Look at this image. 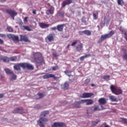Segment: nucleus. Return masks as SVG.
<instances>
[{
	"label": "nucleus",
	"mask_w": 127,
	"mask_h": 127,
	"mask_svg": "<svg viewBox=\"0 0 127 127\" xmlns=\"http://www.w3.org/2000/svg\"><path fill=\"white\" fill-rule=\"evenodd\" d=\"M49 114L50 111L49 110L43 111L41 113L40 118L39 120L37 121V124L40 127H45V124L44 123L48 122L49 121V119L45 117Z\"/></svg>",
	"instance_id": "nucleus-1"
},
{
	"label": "nucleus",
	"mask_w": 127,
	"mask_h": 127,
	"mask_svg": "<svg viewBox=\"0 0 127 127\" xmlns=\"http://www.w3.org/2000/svg\"><path fill=\"white\" fill-rule=\"evenodd\" d=\"M23 69L27 68L28 70H34V67L33 65L27 63H21L15 64L13 66V69L15 70L20 71L21 70V67Z\"/></svg>",
	"instance_id": "nucleus-2"
},
{
	"label": "nucleus",
	"mask_w": 127,
	"mask_h": 127,
	"mask_svg": "<svg viewBox=\"0 0 127 127\" xmlns=\"http://www.w3.org/2000/svg\"><path fill=\"white\" fill-rule=\"evenodd\" d=\"M114 34H115V31L111 30L109 33L101 35L100 37V39L98 41V43H102L103 41L107 40V39H109L112 37V36H113Z\"/></svg>",
	"instance_id": "nucleus-3"
},
{
	"label": "nucleus",
	"mask_w": 127,
	"mask_h": 127,
	"mask_svg": "<svg viewBox=\"0 0 127 127\" xmlns=\"http://www.w3.org/2000/svg\"><path fill=\"white\" fill-rule=\"evenodd\" d=\"M110 90L112 93L115 94L116 95H120L123 94V90L119 88H117L114 85H111L110 86Z\"/></svg>",
	"instance_id": "nucleus-4"
},
{
	"label": "nucleus",
	"mask_w": 127,
	"mask_h": 127,
	"mask_svg": "<svg viewBox=\"0 0 127 127\" xmlns=\"http://www.w3.org/2000/svg\"><path fill=\"white\" fill-rule=\"evenodd\" d=\"M35 57H37L35 59V62L37 64H40L43 62V59L41 57V54L40 53H36L35 54Z\"/></svg>",
	"instance_id": "nucleus-5"
},
{
	"label": "nucleus",
	"mask_w": 127,
	"mask_h": 127,
	"mask_svg": "<svg viewBox=\"0 0 127 127\" xmlns=\"http://www.w3.org/2000/svg\"><path fill=\"white\" fill-rule=\"evenodd\" d=\"M55 35L54 33L49 34L45 38L47 43L52 42L54 41Z\"/></svg>",
	"instance_id": "nucleus-6"
},
{
	"label": "nucleus",
	"mask_w": 127,
	"mask_h": 127,
	"mask_svg": "<svg viewBox=\"0 0 127 127\" xmlns=\"http://www.w3.org/2000/svg\"><path fill=\"white\" fill-rule=\"evenodd\" d=\"M51 127H66V125L64 122H54Z\"/></svg>",
	"instance_id": "nucleus-7"
},
{
	"label": "nucleus",
	"mask_w": 127,
	"mask_h": 127,
	"mask_svg": "<svg viewBox=\"0 0 127 127\" xmlns=\"http://www.w3.org/2000/svg\"><path fill=\"white\" fill-rule=\"evenodd\" d=\"M79 103L83 104L86 103V105L89 106L94 104V101L92 99H81Z\"/></svg>",
	"instance_id": "nucleus-8"
},
{
	"label": "nucleus",
	"mask_w": 127,
	"mask_h": 127,
	"mask_svg": "<svg viewBox=\"0 0 127 127\" xmlns=\"http://www.w3.org/2000/svg\"><path fill=\"white\" fill-rule=\"evenodd\" d=\"M5 11L8 14L10 15L13 19H14V17L17 14V13L15 10H12L11 9H6Z\"/></svg>",
	"instance_id": "nucleus-9"
},
{
	"label": "nucleus",
	"mask_w": 127,
	"mask_h": 127,
	"mask_svg": "<svg viewBox=\"0 0 127 127\" xmlns=\"http://www.w3.org/2000/svg\"><path fill=\"white\" fill-rule=\"evenodd\" d=\"M43 79H49L53 78V79L56 80L59 79V77L56 76L54 74H47L43 76Z\"/></svg>",
	"instance_id": "nucleus-10"
},
{
	"label": "nucleus",
	"mask_w": 127,
	"mask_h": 127,
	"mask_svg": "<svg viewBox=\"0 0 127 127\" xmlns=\"http://www.w3.org/2000/svg\"><path fill=\"white\" fill-rule=\"evenodd\" d=\"M13 114H22L24 113V109L22 107L19 108H17L14 109V110L12 111Z\"/></svg>",
	"instance_id": "nucleus-11"
},
{
	"label": "nucleus",
	"mask_w": 127,
	"mask_h": 127,
	"mask_svg": "<svg viewBox=\"0 0 127 127\" xmlns=\"http://www.w3.org/2000/svg\"><path fill=\"white\" fill-rule=\"evenodd\" d=\"M84 45L83 43H80L75 47V50L77 52H82L83 51Z\"/></svg>",
	"instance_id": "nucleus-12"
},
{
	"label": "nucleus",
	"mask_w": 127,
	"mask_h": 127,
	"mask_svg": "<svg viewBox=\"0 0 127 127\" xmlns=\"http://www.w3.org/2000/svg\"><path fill=\"white\" fill-rule=\"evenodd\" d=\"M7 37L9 39H11L13 41H19L18 37L14 35L8 34Z\"/></svg>",
	"instance_id": "nucleus-13"
},
{
	"label": "nucleus",
	"mask_w": 127,
	"mask_h": 127,
	"mask_svg": "<svg viewBox=\"0 0 127 127\" xmlns=\"http://www.w3.org/2000/svg\"><path fill=\"white\" fill-rule=\"evenodd\" d=\"M94 96V93H86L84 92L82 96H81V98H91V96Z\"/></svg>",
	"instance_id": "nucleus-14"
},
{
	"label": "nucleus",
	"mask_w": 127,
	"mask_h": 127,
	"mask_svg": "<svg viewBox=\"0 0 127 127\" xmlns=\"http://www.w3.org/2000/svg\"><path fill=\"white\" fill-rule=\"evenodd\" d=\"M20 41H24L25 42H28V43H30L31 41L29 40L27 37L26 35H20Z\"/></svg>",
	"instance_id": "nucleus-15"
},
{
	"label": "nucleus",
	"mask_w": 127,
	"mask_h": 127,
	"mask_svg": "<svg viewBox=\"0 0 127 127\" xmlns=\"http://www.w3.org/2000/svg\"><path fill=\"white\" fill-rule=\"evenodd\" d=\"M64 24L58 25L57 26V29L59 32H62L64 31Z\"/></svg>",
	"instance_id": "nucleus-16"
},
{
	"label": "nucleus",
	"mask_w": 127,
	"mask_h": 127,
	"mask_svg": "<svg viewBox=\"0 0 127 127\" xmlns=\"http://www.w3.org/2000/svg\"><path fill=\"white\" fill-rule=\"evenodd\" d=\"M0 60L5 63H8L10 62L9 58L6 56L0 57Z\"/></svg>",
	"instance_id": "nucleus-17"
},
{
	"label": "nucleus",
	"mask_w": 127,
	"mask_h": 127,
	"mask_svg": "<svg viewBox=\"0 0 127 127\" xmlns=\"http://www.w3.org/2000/svg\"><path fill=\"white\" fill-rule=\"evenodd\" d=\"M72 3V0H66V1H64L63 2L62 5V7H65L66 5L70 4Z\"/></svg>",
	"instance_id": "nucleus-18"
},
{
	"label": "nucleus",
	"mask_w": 127,
	"mask_h": 127,
	"mask_svg": "<svg viewBox=\"0 0 127 127\" xmlns=\"http://www.w3.org/2000/svg\"><path fill=\"white\" fill-rule=\"evenodd\" d=\"M109 99L112 102H119V99L116 97L114 95H110L109 96Z\"/></svg>",
	"instance_id": "nucleus-19"
},
{
	"label": "nucleus",
	"mask_w": 127,
	"mask_h": 127,
	"mask_svg": "<svg viewBox=\"0 0 127 127\" xmlns=\"http://www.w3.org/2000/svg\"><path fill=\"white\" fill-rule=\"evenodd\" d=\"M50 25L49 24H46L45 23H40L39 26L42 29H46L49 27Z\"/></svg>",
	"instance_id": "nucleus-20"
},
{
	"label": "nucleus",
	"mask_w": 127,
	"mask_h": 127,
	"mask_svg": "<svg viewBox=\"0 0 127 127\" xmlns=\"http://www.w3.org/2000/svg\"><path fill=\"white\" fill-rule=\"evenodd\" d=\"M4 71L5 72V73L7 75H11L13 74V71L8 68H5L4 69Z\"/></svg>",
	"instance_id": "nucleus-21"
},
{
	"label": "nucleus",
	"mask_w": 127,
	"mask_h": 127,
	"mask_svg": "<svg viewBox=\"0 0 127 127\" xmlns=\"http://www.w3.org/2000/svg\"><path fill=\"white\" fill-rule=\"evenodd\" d=\"M91 110L92 112L100 111L101 109L99 108V106H92L90 107Z\"/></svg>",
	"instance_id": "nucleus-22"
},
{
	"label": "nucleus",
	"mask_w": 127,
	"mask_h": 127,
	"mask_svg": "<svg viewBox=\"0 0 127 127\" xmlns=\"http://www.w3.org/2000/svg\"><path fill=\"white\" fill-rule=\"evenodd\" d=\"M100 104L105 105L107 103V100L104 98H101L98 100Z\"/></svg>",
	"instance_id": "nucleus-23"
},
{
	"label": "nucleus",
	"mask_w": 127,
	"mask_h": 127,
	"mask_svg": "<svg viewBox=\"0 0 127 127\" xmlns=\"http://www.w3.org/2000/svg\"><path fill=\"white\" fill-rule=\"evenodd\" d=\"M80 100H79V101H78L76 103H75L74 105V108H81V106L80 104H82L83 103H80Z\"/></svg>",
	"instance_id": "nucleus-24"
},
{
	"label": "nucleus",
	"mask_w": 127,
	"mask_h": 127,
	"mask_svg": "<svg viewBox=\"0 0 127 127\" xmlns=\"http://www.w3.org/2000/svg\"><path fill=\"white\" fill-rule=\"evenodd\" d=\"M17 61V57L13 56L9 58V61L12 62H16Z\"/></svg>",
	"instance_id": "nucleus-25"
},
{
	"label": "nucleus",
	"mask_w": 127,
	"mask_h": 127,
	"mask_svg": "<svg viewBox=\"0 0 127 127\" xmlns=\"http://www.w3.org/2000/svg\"><path fill=\"white\" fill-rule=\"evenodd\" d=\"M63 89L64 90H68L69 89V84L67 82H65L63 85Z\"/></svg>",
	"instance_id": "nucleus-26"
},
{
	"label": "nucleus",
	"mask_w": 127,
	"mask_h": 127,
	"mask_svg": "<svg viewBox=\"0 0 127 127\" xmlns=\"http://www.w3.org/2000/svg\"><path fill=\"white\" fill-rule=\"evenodd\" d=\"M83 34L89 36L91 35V32L90 30H86L83 31Z\"/></svg>",
	"instance_id": "nucleus-27"
},
{
	"label": "nucleus",
	"mask_w": 127,
	"mask_h": 127,
	"mask_svg": "<svg viewBox=\"0 0 127 127\" xmlns=\"http://www.w3.org/2000/svg\"><path fill=\"white\" fill-rule=\"evenodd\" d=\"M12 77L10 78V80L13 81L15 80L17 78V75L14 74V72H13V74H11Z\"/></svg>",
	"instance_id": "nucleus-28"
},
{
	"label": "nucleus",
	"mask_w": 127,
	"mask_h": 127,
	"mask_svg": "<svg viewBox=\"0 0 127 127\" xmlns=\"http://www.w3.org/2000/svg\"><path fill=\"white\" fill-rule=\"evenodd\" d=\"M117 3L118 5H121V6H123V5L125 4V2L124 1V0H117Z\"/></svg>",
	"instance_id": "nucleus-29"
},
{
	"label": "nucleus",
	"mask_w": 127,
	"mask_h": 127,
	"mask_svg": "<svg viewBox=\"0 0 127 127\" xmlns=\"http://www.w3.org/2000/svg\"><path fill=\"white\" fill-rule=\"evenodd\" d=\"M54 13V11L52 9L47 10L46 11V14H47V15H49V14H53Z\"/></svg>",
	"instance_id": "nucleus-30"
},
{
	"label": "nucleus",
	"mask_w": 127,
	"mask_h": 127,
	"mask_svg": "<svg viewBox=\"0 0 127 127\" xmlns=\"http://www.w3.org/2000/svg\"><path fill=\"white\" fill-rule=\"evenodd\" d=\"M64 73L65 74H66L69 77H70L71 76V73H72V71H69L68 70H65L64 71Z\"/></svg>",
	"instance_id": "nucleus-31"
},
{
	"label": "nucleus",
	"mask_w": 127,
	"mask_h": 127,
	"mask_svg": "<svg viewBox=\"0 0 127 127\" xmlns=\"http://www.w3.org/2000/svg\"><path fill=\"white\" fill-rule=\"evenodd\" d=\"M22 27L23 28H22V30H25L27 31H31V28L29 27V26H22Z\"/></svg>",
	"instance_id": "nucleus-32"
},
{
	"label": "nucleus",
	"mask_w": 127,
	"mask_h": 127,
	"mask_svg": "<svg viewBox=\"0 0 127 127\" xmlns=\"http://www.w3.org/2000/svg\"><path fill=\"white\" fill-rule=\"evenodd\" d=\"M59 16H60L61 17H64L65 16V12L64 11H60L58 12Z\"/></svg>",
	"instance_id": "nucleus-33"
},
{
	"label": "nucleus",
	"mask_w": 127,
	"mask_h": 127,
	"mask_svg": "<svg viewBox=\"0 0 127 127\" xmlns=\"http://www.w3.org/2000/svg\"><path fill=\"white\" fill-rule=\"evenodd\" d=\"M37 95L39 96V99H42L45 96V95L43 93L41 92H39L38 93H37Z\"/></svg>",
	"instance_id": "nucleus-34"
},
{
	"label": "nucleus",
	"mask_w": 127,
	"mask_h": 127,
	"mask_svg": "<svg viewBox=\"0 0 127 127\" xmlns=\"http://www.w3.org/2000/svg\"><path fill=\"white\" fill-rule=\"evenodd\" d=\"M98 15H99V13L98 12H97L96 13H94L93 14V19H94L95 20H96V19H97Z\"/></svg>",
	"instance_id": "nucleus-35"
},
{
	"label": "nucleus",
	"mask_w": 127,
	"mask_h": 127,
	"mask_svg": "<svg viewBox=\"0 0 127 127\" xmlns=\"http://www.w3.org/2000/svg\"><path fill=\"white\" fill-rule=\"evenodd\" d=\"M90 81L91 79L90 78H87L85 80L84 84L85 85H87Z\"/></svg>",
	"instance_id": "nucleus-36"
},
{
	"label": "nucleus",
	"mask_w": 127,
	"mask_h": 127,
	"mask_svg": "<svg viewBox=\"0 0 127 127\" xmlns=\"http://www.w3.org/2000/svg\"><path fill=\"white\" fill-rule=\"evenodd\" d=\"M120 120L122 122H123L124 124H127V119L125 118H120Z\"/></svg>",
	"instance_id": "nucleus-37"
},
{
	"label": "nucleus",
	"mask_w": 127,
	"mask_h": 127,
	"mask_svg": "<svg viewBox=\"0 0 127 127\" xmlns=\"http://www.w3.org/2000/svg\"><path fill=\"white\" fill-rule=\"evenodd\" d=\"M78 42V40H74V41L72 43V44H71V47H74V46H75L77 44Z\"/></svg>",
	"instance_id": "nucleus-38"
},
{
	"label": "nucleus",
	"mask_w": 127,
	"mask_h": 127,
	"mask_svg": "<svg viewBox=\"0 0 127 127\" xmlns=\"http://www.w3.org/2000/svg\"><path fill=\"white\" fill-rule=\"evenodd\" d=\"M59 69V67L58 65H56L55 66L52 67L53 71H56Z\"/></svg>",
	"instance_id": "nucleus-39"
},
{
	"label": "nucleus",
	"mask_w": 127,
	"mask_h": 127,
	"mask_svg": "<svg viewBox=\"0 0 127 127\" xmlns=\"http://www.w3.org/2000/svg\"><path fill=\"white\" fill-rule=\"evenodd\" d=\"M100 122H101V121L97 120V121H93L92 122V123L93 126H96V125H98V124Z\"/></svg>",
	"instance_id": "nucleus-40"
},
{
	"label": "nucleus",
	"mask_w": 127,
	"mask_h": 127,
	"mask_svg": "<svg viewBox=\"0 0 127 127\" xmlns=\"http://www.w3.org/2000/svg\"><path fill=\"white\" fill-rule=\"evenodd\" d=\"M87 116L89 118H90L92 117V114L89 111L88 109H87Z\"/></svg>",
	"instance_id": "nucleus-41"
},
{
	"label": "nucleus",
	"mask_w": 127,
	"mask_h": 127,
	"mask_svg": "<svg viewBox=\"0 0 127 127\" xmlns=\"http://www.w3.org/2000/svg\"><path fill=\"white\" fill-rule=\"evenodd\" d=\"M111 77V76L109 75H106L103 76L102 78L103 79H109Z\"/></svg>",
	"instance_id": "nucleus-42"
},
{
	"label": "nucleus",
	"mask_w": 127,
	"mask_h": 127,
	"mask_svg": "<svg viewBox=\"0 0 127 127\" xmlns=\"http://www.w3.org/2000/svg\"><path fill=\"white\" fill-rule=\"evenodd\" d=\"M7 30L9 32H13V29L11 27H7Z\"/></svg>",
	"instance_id": "nucleus-43"
},
{
	"label": "nucleus",
	"mask_w": 127,
	"mask_h": 127,
	"mask_svg": "<svg viewBox=\"0 0 127 127\" xmlns=\"http://www.w3.org/2000/svg\"><path fill=\"white\" fill-rule=\"evenodd\" d=\"M100 127H110V126L108 125H107V123H104L103 124H102Z\"/></svg>",
	"instance_id": "nucleus-44"
},
{
	"label": "nucleus",
	"mask_w": 127,
	"mask_h": 127,
	"mask_svg": "<svg viewBox=\"0 0 127 127\" xmlns=\"http://www.w3.org/2000/svg\"><path fill=\"white\" fill-rule=\"evenodd\" d=\"M123 59L124 60H125V61H127V54H125L123 56Z\"/></svg>",
	"instance_id": "nucleus-45"
},
{
	"label": "nucleus",
	"mask_w": 127,
	"mask_h": 127,
	"mask_svg": "<svg viewBox=\"0 0 127 127\" xmlns=\"http://www.w3.org/2000/svg\"><path fill=\"white\" fill-rule=\"evenodd\" d=\"M85 57V59H87L88 58H90L91 56V54H87V55H85V56H84Z\"/></svg>",
	"instance_id": "nucleus-46"
},
{
	"label": "nucleus",
	"mask_w": 127,
	"mask_h": 127,
	"mask_svg": "<svg viewBox=\"0 0 127 127\" xmlns=\"http://www.w3.org/2000/svg\"><path fill=\"white\" fill-rule=\"evenodd\" d=\"M0 37L5 38L6 37V35L4 34H0Z\"/></svg>",
	"instance_id": "nucleus-47"
},
{
	"label": "nucleus",
	"mask_w": 127,
	"mask_h": 127,
	"mask_svg": "<svg viewBox=\"0 0 127 127\" xmlns=\"http://www.w3.org/2000/svg\"><path fill=\"white\" fill-rule=\"evenodd\" d=\"M79 59L81 61H83L85 59V58L84 56H81V57H80Z\"/></svg>",
	"instance_id": "nucleus-48"
},
{
	"label": "nucleus",
	"mask_w": 127,
	"mask_h": 127,
	"mask_svg": "<svg viewBox=\"0 0 127 127\" xmlns=\"http://www.w3.org/2000/svg\"><path fill=\"white\" fill-rule=\"evenodd\" d=\"M50 29L52 31H56L57 29V28H56V27H53L51 28Z\"/></svg>",
	"instance_id": "nucleus-49"
},
{
	"label": "nucleus",
	"mask_w": 127,
	"mask_h": 127,
	"mask_svg": "<svg viewBox=\"0 0 127 127\" xmlns=\"http://www.w3.org/2000/svg\"><path fill=\"white\" fill-rule=\"evenodd\" d=\"M4 96V94L3 93H0V99L3 98Z\"/></svg>",
	"instance_id": "nucleus-50"
},
{
	"label": "nucleus",
	"mask_w": 127,
	"mask_h": 127,
	"mask_svg": "<svg viewBox=\"0 0 127 127\" xmlns=\"http://www.w3.org/2000/svg\"><path fill=\"white\" fill-rule=\"evenodd\" d=\"M78 34H79V35H83V34H84V31H79Z\"/></svg>",
	"instance_id": "nucleus-51"
},
{
	"label": "nucleus",
	"mask_w": 127,
	"mask_h": 127,
	"mask_svg": "<svg viewBox=\"0 0 127 127\" xmlns=\"http://www.w3.org/2000/svg\"><path fill=\"white\" fill-rule=\"evenodd\" d=\"M124 35H125V39L126 40V41L127 42V33H125Z\"/></svg>",
	"instance_id": "nucleus-52"
},
{
	"label": "nucleus",
	"mask_w": 127,
	"mask_h": 127,
	"mask_svg": "<svg viewBox=\"0 0 127 127\" xmlns=\"http://www.w3.org/2000/svg\"><path fill=\"white\" fill-rule=\"evenodd\" d=\"M28 17H24V21H25V22H27L28 21Z\"/></svg>",
	"instance_id": "nucleus-53"
},
{
	"label": "nucleus",
	"mask_w": 127,
	"mask_h": 127,
	"mask_svg": "<svg viewBox=\"0 0 127 127\" xmlns=\"http://www.w3.org/2000/svg\"><path fill=\"white\" fill-rule=\"evenodd\" d=\"M4 43V41L3 40L0 39V45H2Z\"/></svg>",
	"instance_id": "nucleus-54"
},
{
	"label": "nucleus",
	"mask_w": 127,
	"mask_h": 127,
	"mask_svg": "<svg viewBox=\"0 0 127 127\" xmlns=\"http://www.w3.org/2000/svg\"><path fill=\"white\" fill-rule=\"evenodd\" d=\"M122 51H123L124 53H126L127 52V50L126 49H125V48H123Z\"/></svg>",
	"instance_id": "nucleus-55"
},
{
	"label": "nucleus",
	"mask_w": 127,
	"mask_h": 127,
	"mask_svg": "<svg viewBox=\"0 0 127 127\" xmlns=\"http://www.w3.org/2000/svg\"><path fill=\"white\" fill-rule=\"evenodd\" d=\"M32 12H33V14H36V10H33Z\"/></svg>",
	"instance_id": "nucleus-56"
},
{
	"label": "nucleus",
	"mask_w": 127,
	"mask_h": 127,
	"mask_svg": "<svg viewBox=\"0 0 127 127\" xmlns=\"http://www.w3.org/2000/svg\"><path fill=\"white\" fill-rule=\"evenodd\" d=\"M53 56H54V57H58V55H57V54H53Z\"/></svg>",
	"instance_id": "nucleus-57"
},
{
	"label": "nucleus",
	"mask_w": 127,
	"mask_h": 127,
	"mask_svg": "<svg viewBox=\"0 0 127 127\" xmlns=\"http://www.w3.org/2000/svg\"><path fill=\"white\" fill-rule=\"evenodd\" d=\"M70 44H68L67 46V49H69L70 48Z\"/></svg>",
	"instance_id": "nucleus-58"
},
{
	"label": "nucleus",
	"mask_w": 127,
	"mask_h": 127,
	"mask_svg": "<svg viewBox=\"0 0 127 127\" xmlns=\"http://www.w3.org/2000/svg\"><path fill=\"white\" fill-rule=\"evenodd\" d=\"M91 87H95V84L92 83V84H91Z\"/></svg>",
	"instance_id": "nucleus-59"
},
{
	"label": "nucleus",
	"mask_w": 127,
	"mask_h": 127,
	"mask_svg": "<svg viewBox=\"0 0 127 127\" xmlns=\"http://www.w3.org/2000/svg\"><path fill=\"white\" fill-rule=\"evenodd\" d=\"M20 24H21V25L23 24V22L22 21H21V22H20Z\"/></svg>",
	"instance_id": "nucleus-60"
},
{
	"label": "nucleus",
	"mask_w": 127,
	"mask_h": 127,
	"mask_svg": "<svg viewBox=\"0 0 127 127\" xmlns=\"http://www.w3.org/2000/svg\"><path fill=\"white\" fill-rule=\"evenodd\" d=\"M71 12H72V13H73V14H74V11H71Z\"/></svg>",
	"instance_id": "nucleus-61"
},
{
	"label": "nucleus",
	"mask_w": 127,
	"mask_h": 127,
	"mask_svg": "<svg viewBox=\"0 0 127 127\" xmlns=\"http://www.w3.org/2000/svg\"><path fill=\"white\" fill-rule=\"evenodd\" d=\"M0 77L1 78H2V75H1V74H0Z\"/></svg>",
	"instance_id": "nucleus-62"
},
{
	"label": "nucleus",
	"mask_w": 127,
	"mask_h": 127,
	"mask_svg": "<svg viewBox=\"0 0 127 127\" xmlns=\"http://www.w3.org/2000/svg\"><path fill=\"white\" fill-rule=\"evenodd\" d=\"M121 31H122V32H124V30H121Z\"/></svg>",
	"instance_id": "nucleus-63"
},
{
	"label": "nucleus",
	"mask_w": 127,
	"mask_h": 127,
	"mask_svg": "<svg viewBox=\"0 0 127 127\" xmlns=\"http://www.w3.org/2000/svg\"><path fill=\"white\" fill-rule=\"evenodd\" d=\"M83 22H86V21H83Z\"/></svg>",
	"instance_id": "nucleus-64"
}]
</instances>
